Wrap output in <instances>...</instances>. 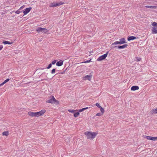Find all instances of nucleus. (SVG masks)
I'll return each mask as SVG.
<instances>
[{
  "label": "nucleus",
  "instance_id": "f257e3e1",
  "mask_svg": "<svg viewBox=\"0 0 157 157\" xmlns=\"http://www.w3.org/2000/svg\"><path fill=\"white\" fill-rule=\"evenodd\" d=\"M46 112V110L44 109H43L37 112H33L31 111H29L28 113V114L29 116L31 117H38L44 115Z\"/></svg>",
  "mask_w": 157,
  "mask_h": 157
},
{
  "label": "nucleus",
  "instance_id": "f03ea898",
  "mask_svg": "<svg viewBox=\"0 0 157 157\" xmlns=\"http://www.w3.org/2000/svg\"><path fill=\"white\" fill-rule=\"evenodd\" d=\"M98 134V132H90L88 131L84 133V134L86 136L87 139L90 140L93 139Z\"/></svg>",
  "mask_w": 157,
  "mask_h": 157
},
{
  "label": "nucleus",
  "instance_id": "7ed1b4c3",
  "mask_svg": "<svg viewBox=\"0 0 157 157\" xmlns=\"http://www.w3.org/2000/svg\"><path fill=\"white\" fill-rule=\"evenodd\" d=\"M46 102L51 103H55L56 105L59 104V101L56 100L54 96H52V98L51 99L47 101H46Z\"/></svg>",
  "mask_w": 157,
  "mask_h": 157
},
{
  "label": "nucleus",
  "instance_id": "20e7f679",
  "mask_svg": "<svg viewBox=\"0 0 157 157\" xmlns=\"http://www.w3.org/2000/svg\"><path fill=\"white\" fill-rule=\"evenodd\" d=\"M64 3V2H60L59 3H51L49 5L50 7H57L58 6H60L61 5H62Z\"/></svg>",
  "mask_w": 157,
  "mask_h": 157
},
{
  "label": "nucleus",
  "instance_id": "39448f33",
  "mask_svg": "<svg viewBox=\"0 0 157 157\" xmlns=\"http://www.w3.org/2000/svg\"><path fill=\"white\" fill-rule=\"evenodd\" d=\"M108 54V52H107L106 54L99 56L97 59V60L98 61H100L105 59L107 57Z\"/></svg>",
  "mask_w": 157,
  "mask_h": 157
},
{
  "label": "nucleus",
  "instance_id": "423d86ee",
  "mask_svg": "<svg viewBox=\"0 0 157 157\" xmlns=\"http://www.w3.org/2000/svg\"><path fill=\"white\" fill-rule=\"evenodd\" d=\"M36 31L38 33H40V32H43L46 33L47 32L46 29L41 27L38 28L36 29Z\"/></svg>",
  "mask_w": 157,
  "mask_h": 157
},
{
  "label": "nucleus",
  "instance_id": "0eeeda50",
  "mask_svg": "<svg viewBox=\"0 0 157 157\" xmlns=\"http://www.w3.org/2000/svg\"><path fill=\"white\" fill-rule=\"evenodd\" d=\"M92 77V75H86L83 78V79L84 80H88L90 81Z\"/></svg>",
  "mask_w": 157,
  "mask_h": 157
},
{
  "label": "nucleus",
  "instance_id": "6e6552de",
  "mask_svg": "<svg viewBox=\"0 0 157 157\" xmlns=\"http://www.w3.org/2000/svg\"><path fill=\"white\" fill-rule=\"evenodd\" d=\"M31 9V7L25 9L23 11V13L24 14V15L27 14L30 11Z\"/></svg>",
  "mask_w": 157,
  "mask_h": 157
},
{
  "label": "nucleus",
  "instance_id": "1a4fd4ad",
  "mask_svg": "<svg viewBox=\"0 0 157 157\" xmlns=\"http://www.w3.org/2000/svg\"><path fill=\"white\" fill-rule=\"evenodd\" d=\"M63 64V61L62 60H60L56 63V65L58 66H62Z\"/></svg>",
  "mask_w": 157,
  "mask_h": 157
},
{
  "label": "nucleus",
  "instance_id": "9d476101",
  "mask_svg": "<svg viewBox=\"0 0 157 157\" xmlns=\"http://www.w3.org/2000/svg\"><path fill=\"white\" fill-rule=\"evenodd\" d=\"M152 33L153 34L157 33V29L156 27H153L152 29Z\"/></svg>",
  "mask_w": 157,
  "mask_h": 157
},
{
  "label": "nucleus",
  "instance_id": "9b49d317",
  "mask_svg": "<svg viewBox=\"0 0 157 157\" xmlns=\"http://www.w3.org/2000/svg\"><path fill=\"white\" fill-rule=\"evenodd\" d=\"M139 89V87L137 86H132L131 88V90L133 91L138 90Z\"/></svg>",
  "mask_w": 157,
  "mask_h": 157
},
{
  "label": "nucleus",
  "instance_id": "f8f14e48",
  "mask_svg": "<svg viewBox=\"0 0 157 157\" xmlns=\"http://www.w3.org/2000/svg\"><path fill=\"white\" fill-rule=\"evenodd\" d=\"M119 40L120 41L121 44L126 43V41L125 38H121L119 39Z\"/></svg>",
  "mask_w": 157,
  "mask_h": 157
},
{
  "label": "nucleus",
  "instance_id": "ddd939ff",
  "mask_svg": "<svg viewBox=\"0 0 157 157\" xmlns=\"http://www.w3.org/2000/svg\"><path fill=\"white\" fill-rule=\"evenodd\" d=\"M145 7L147 8H151V9H157V6H146Z\"/></svg>",
  "mask_w": 157,
  "mask_h": 157
},
{
  "label": "nucleus",
  "instance_id": "4468645a",
  "mask_svg": "<svg viewBox=\"0 0 157 157\" xmlns=\"http://www.w3.org/2000/svg\"><path fill=\"white\" fill-rule=\"evenodd\" d=\"M128 45L127 44H124L123 45L121 46L119 45L118 46V48L119 49H123L126 48Z\"/></svg>",
  "mask_w": 157,
  "mask_h": 157
},
{
  "label": "nucleus",
  "instance_id": "2eb2a0df",
  "mask_svg": "<svg viewBox=\"0 0 157 157\" xmlns=\"http://www.w3.org/2000/svg\"><path fill=\"white\" fill-rule=\"evenodd\" d=\"M3 44H13V42L12 41H4L3 42Z\"/></svg>",
  "mask_w": 157,
  "mask_h": 157
},
{
  "label": "nucleus",
  "instance_id": "dca6fc26",
  "mask_svg": "<svg viewBox=\"0 0 157 157\" xmlns=\"http://www.w3.org/2000/svg\"><path fill=\"white\" fill-rule=\"evenodd\" d=\"M136 38L134 36H131L128 38V40L130 41L136 39Z\"/></svg>",
  "mask_w": 157,
  "mask_h": 157
},
{
  "label": "nucleus",
  "instance_id": "f3484780",
  "mask_svg": "<svg viewBox=\"0 0 157 157\" xmlns=\"http://www.w3.org/2000/svg\"><path fill=\"white\" fill-rule=\"evenodd\" d=\"M151 112L153 114L157 113V108L156 109H153L151 111Z\"/></svg>",
  "mask_w": 157,
  "mask_h": 157
},
{
  "label": "nucleus",
  "instance_id": "a211bd4d",
  "mask_svg": "<svg viewBox=\"0 0 157 157\" xmlns=\"http://www.w3.org/2000/svg\"><path fill=\"white\" fill-rule=\"evenodd\" d=\"M79 113L78 112L76 113L74 112V116L75 117H77L79 115Z\"/></svg>",
  "mask_w": 157,
  "mask_h": 157
},
{
  "label": "nucleus",
  "instance_id": "6ab92c4d",
  "mask_svg": "<svg viewBox=\"0 0 157 157\" xmlns=\"http://www.w3.org/2000/svg\"><path fill=\"white\" fill-rule=\"evenodd\" d=\"M2 134L3 136H8L9 135L8 131H5L2 132Z\"/></svg>",
  "mask_w": 157,
  "mask_h": 157
},
{
  "label": "nucleus",
  "instance_id": "aec40b11",
  "mask_svg": "<svg viewBox=\"0 0 157 157\" xmlns=\"http://www.w3.org/2000/svg\"><path fill=\"white\" fill-rule=\"evenodd\" d=\"M144 138L147 139L148 140H151L152 136H144Z\"/></svg>",
  "mask_w": 157,
  "mask_h": 157
},
{
  "label": "nucleus",
  "instance_id": "412c9836",
  "mask_svg": "<svg viewBox=\"0 0 157 157\" xmlns=\"http://www.w3.org/2000/svg\"><path fill=\"white\" fill-rule=\"evenodd\" d=\"M118 44H121L120 41H116L114 42L112 44V45H117Z\"/></svg>",
  "mask_w": 157,
  "mask_h": 157
},
{
  "label": "nucleus",
  "instance_id": "4be33fe9",
  "mask_svg": "<svg viewBox=\"0 0 157 157\" xmlns=\"http://www.w3.org/2000/svg\"><path fill=\"white\" fill-rule=\"evenodd\" d=\"M77 110H73L72 109H69L68 110V111L70 113H74V112L76 111H77Z\"/></svg>",
  "mask_w": 157,
  "mask_h": 157
},
{
  "label": "nucleus",
  "instance_id": "5701e85b",
  "mask_svg": "<svg viewBox=\"0 0 157 157\" xmlns=\"http://www.w3.org/2000/svg\"><path fill=\"white\" fill-rule=\"evenodd\" d=\"M153 141H155L156 140H157V137H152V136L151 138V140Z\"/></svg>",
  "mask_w": 157,
  "mask_h": 157
},
{
  "label": "nucleus",
  "instance_id": "b1692460",
  "mask_svg": "<svg viewBox=\"0 0 157 157\" xmlns=\"http://www.w3.org/2000/svg\"><path fill=\"white\" fill-rule=\"evenodd\" d=\"M152 25L153 26H157V23L155 22H153L152 24Z\"/></svg>",
  "mask_w": 157,
  "mask_h": 157
},
{
  "label": "nucleus",
  "instance_id": "393cba45",
  "mask_svg": "<svg viewBox=\"0 0 157 157\" xmlns=\"http://www.w3.org/2000/svg\"><path fill=\"white\" fill-rule=\"evenodd\" d=\"M100 108L101 112L102 113H103L104 112V109L101 107Z\"/></svg>",
  "mask_w": 157,
  "mask_h": 157
},
{
  "label": "nucleus",
  "instance_id": "a878e982",
  "mask_svg": "<svg viewBox=\"0 0 157 157\" xmlns=\"http://www.w3.org/2000/svg\"><path fill=\"white\" fill-rule=\"evenodd\" d=\"M84 110V108L79 109L78 110H77V111H78L79 112H81L83 111Z\"/></svg>",
  "mask_w": 157,
  "mask_h": 157
},
{
  "label": "nucleus",
  "instance_id": "bb28decb",
  "mask_svg": "<svg viewBox=\"0 0 157 157\" xmlns=\"http://www.w3.org/2000/svg\"><path fill=\"white\" fill-rule=\"evenodd\" d=\"M91 59H90L89 60H86V61H85L83 63H88L90 62H91Z\"/></svg>",
  "mask_w": 157,
  "mask_h": 157
},
{
  "label": "nucleus",
  "instance_id": "cd10ccee",
  "mask_svg": "<svg viewBox=\"0 0 157 157\" xmlns=\"http://www.w3.org/2000/svg\"><path fill=\"white\" fill-rule=\"evenodd\" d=\"M25 7V5H23L19 9V10H21L24 8Z\"/></svg>",
  "mask_w": 157,
  "mask_h": 157
},
{
  "label": "nucleus",
  "instance_id": "c85d7f7f",
  "mask_svg": "<svg viewBox=\"0 0 157 157\" xmlns=\"http://www.w3.org/2000/svg\"><path fill=\"white\" fill-rule=\"evenodd\" d=\"M96 106H97L99 108H100L101 106L98 103H96L95 104Z\"/></svg>",
  "mask_w": 157,
  "mask_h": 157
},
{
  "label": "nucleus",
  "instance_id": "c756f323",
  "mask_svg": "<svg viewBox=\"0 0 157 157\" xmlns=\"http://www.w3.org/2000/svg\"><path fill=\"white\" fill-rule=\"evenodd\" d=\"M52 66V64H51V63H50V64L48 66V67H47V69H49V68H50Z\"/></svg>",
  "mask_w": 157,
  "mask_h": 157
},
{
  "label": "nucleus",
  "instance_id": "7c9ffc66",
  "mask_svg": "<svg viewBox=\"0 0 157 157\" xmlns=\"http://www.w3.org/2000/svg\"><path fill=\"white\" fill-rule=\"evenodd\" d=\"M136 61H140L141 60V58L140 57H136Z\"/></svg>",
  "mask_w": 157,
  "mask_h": 157
},
{
  "label": "nucleus",
  "instance_id": "2f4dec72",
  "mask_svg": "<svg viewBox=\"0 0 157 157\" xmlns=\"http://www.w3.org/2000/svg\"><path fill=\"white\" fill-rule=\"evenodd\" d=\"M20 10L19 9L17 11H16L15 12V13L17 14H18L20 13V12L19 11Z\"/></svg>",
  "mask_w": 157,
  "mask_h": 157
},
{
  "label": "nucleus",
  "instance_id": "473e14b6",
  "mask_svg": "<svg viewBox=\"0 0 157 157\" xmlns=\"http://www.w3.org/2000/svg\"><path fill=\"white\" fill-rule=\"evenodd\" d=\"M56 60H54V61H53L52 63V64H55V63H56Z\"/></svg>",
  "mask_w": 157,
  "mask_h": 157
},
{
  "label": "nucleus",
  "instance_id": "72a5a7b5",
  "mask_svg": "<svg viewBox=\"0 0 157 157\" xmlns=\"http://www.w3.org/2000/svg\"><path fill=\"white\" fill-rule=\"evenodd\" d=\"M55 71H56V70L55 69H53L52 71V73L53 74V73H55Z\"/></svg>",
  "mask_w": 157,
  "mask_h": 157
},
{
  "label": "nucleus",
  "instance_id": "f704fd0d",
  "mask_svg": "<svg viewBox=\"0 0 157 157\" xmlns=\"http://www.w3.org/2000/svg\"><path fill=\"white\" fill-rule=\"evenodd\" d=\"M9 80H10V79L8 78V79H6V80H5L4 81H5V83H6V82H8L9 81Z\"/></svg>",
  "mask_w": 157,
  "mask_h": 157
},
{
  "label": "nucleus",
  "instance_id": "c9c22d12",
  "mask_svg": "<svg viewBox=\"0 0 157 157\" xmlns=\"http://www.w3.org/2000/svg\"><path fill=\"white\" fill-rule=\"evenodd\" d=\"M3 48V46L2 45H0V51Z\"/></svg>",
  "mask_w": 157,
  "mask_h": 157
},
{
  "label": "nucleus",
  "instance_id": "e433bc0d",
  "mask_svg": "<svg viewBox=\"0 0 157 157\" xmlns=\"http://www.w3.org/2000/svg\"><path fill=\"white\" fill-rule=\"evenodd\" d=\"M96 116H100L101 115V114L100 113H97L96 114Z\"/></svg>",
  "mask_w": 157,
  "mask_h": 157
},
{
  "label": "nucleus",
  "instance_id": "4c0bfd02",
  "mask_svg": "<svg viewBox=\"0 0 157 157\" xmlns=\"http://www.w3.org/2000/svg\"><path fill=\"white\" fill-rule=\"evenodd\" d=\"M88 109V108L87 107L84 108V110H85L86 109Z\"/></svg>",
  "mask_w": 157,
  "mask_h": 157
},
{
  "label": "nucleus",
  "instance_id": "58836bf2",
  "mask_svg": "<svg viewBox=\"0 0 157 157\" xmlns=\"http://www.w3.org/2000/svg\"><path fill=\"white\" fill-rule=\"evenodd\" d=\"M4 84H3V83H2L1 84H0V86H1L2 85H3Z\"/></svg>",
  "mask_w": 157,
  "mask_h": 157
},
{
  "label": "nucleus",
  "instance_id": "ea45409f",
  "mask_svg": "<svg viewBox=\"0 0 157 157\" xmlns=\"http://www.w3.org/2000/svg\"><path fill=\"white\" fill-rule=\"evenodd\" d=\"M2 83L3 84H5L6 83L5 82V81H4Z\"/></svg>",
  "mask_w": 157,
  "mask_h": 157
},
{
  "label": "nucleus",
  "instance_id": "a19ab883",
  "mask_svg": "<svg viewBox=\"0 0 157 157\" xmlns=\"http://www.w3.org/2000/svg\"><path fill=\"white\" fill-rule=\"evenodd\" d=\"M92 106V107H93V106ZM91 107H89V108H91Z\"/></svg>",
  "mask_w": 157,
  "mask_h": 157
}]
</instances>
